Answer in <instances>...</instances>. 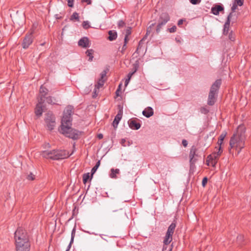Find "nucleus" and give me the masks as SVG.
<instances>
[{"label":"nucleus","instance_id":"nucleus-1","mask_svg":"<svg viewBox=\"0 0 251 251\" xmlns=\"http://www.w3.org/2000/svg\"><path fill=\"white\" fill-rule=\"evenodd\" d=\"M73 113V107H67L64 111V115L62 119L61 125L59 128L61 133L66 137L73 139H77L80 135V132L71 128V114Z\"/></svg>","mask_w":251,"mask_h":251},{"label":"nucleus","instance_id":"nucleus-2","mask_svg":"<svg viewBox=\"0 0 251 251\" xmlns=\"http://www.w3.org/2000/svg\"><path fill=\"white\" fill-rule=\"evenodd\" d=\"M245 127L244 126H239L237 129L236 132L231 137L229 145L231 149L237 151L239 154L242 149L245 147L246 137L245 135Z\"/></svg>","mask_w":251,"mask_h":251},{"label":"nucleus","instance_id":"nucleus-3","mask_svg":"<svg viewBox=\"0 0 251 251\" xmlns=\"http://www.w3.org/2000/svg\"><path fill=\"white\" fill-rule=\"evenodd\" d=\"M226 134V132H224L222 133L220 136L217 143L219 146L218 149H217V151H214L211 154L207 156L206 159V164L208 166L215 167L217 164L218 160L223 152V150L221 149V145L223 143V140H224Z\"/></svg>","mask_w":251,"mask_h":251},{"label":"nucleus","instance_id":"nucleus-4","mask_svg":"<svg viewBox=\"0 0 251 251\" xmlns=\"http://www.w3.org/2000/svg\"><path fill=\"white\" fill-rule=\"evenodd\" d=\"M15 244L29 241V236L25 229L18 228L14 234Z\"/></svg>","mask_w":251,"mask_h":251},{"label":"nucleus","instance_id":"nucleus-5","mask_svg":"<svg viewBox=\"0 0 251 251\" xmlns=\"http://www.w3.org/2000/svg\"><path fill=\"white\" fill-rule=\"evenodd\" d=\"M220 80H217L212 85L208 96L207 103L208 105H212L215 103L216 99V94L221 85Z\"/></svg>","mask_w":251,"mask_h":251},{"label":"nucleus","instance_id":"nucleus-6","mask_svg":"<svg viewBox=\"0 0 251 251\" xmlns=\"http://www.w3.org/2000/svg\"><path fill=\"white\" fill-rule=\"evenodd\" d=\"M45 122L48 129L52 130L55 126V119L51 112H49L45 115Z\"/></svg>","mask_w":251,"mask_h":251},{"label":"nucleus","instance_id":"nucleus-7","mask_svg":"<svg viewBox=\"0 0 251 251\" xmlns=\"http://www.w3.org/2000/svg\"><path fill=\"white\" fill-rule=\"evenodd\" d=\"M106 71L105 70L101 73L100 78L98 80L97 83L95 85V88L94 90V95H93V97H95L97 95L99 92L98 90L103 86L106 80Z\"/></svg>","mask_w":251,"mask_h":251},{"label":"nucleus","instance_id":"nucleus-8","mask_svg":"<svg viewBox=\"0 0 251 251\" xmlns=\"http://www.w3.org/2000/svg\"><path fill=\"white\" fill-rule=\"evenodd\" d=\"M176 226L175 223H172L169 226L163 243H165L166 244L171 243L172 241V235L174 233Z\"/></svg>","mask_w":251,"mask_h":251},{"label":"nucleus","instance_id":"nucleus-9","mask_svg":"<svg viewBox=\"0 0 251 251\" xmlns=\"http://www.w3.org/2000/svg\"><path fill=\"white\" fill-rule=\"evenodd\" d=\"M170 17L168 13H163L160 16L158 25H157L156 31L159 32L161 26L165 25L169 20Z\"/></svg>","mask_w":251,"mask_h":251},{"label":"nucleus","instance_id":"nucleus-10","mask_svg":"<svg viewBox=\"0 0 251 251\" xmlns=\"http://www.w3.org/2000/svg\"><path fill=\"white\" fill-rule=\"evenodd\" d=\"M197 151V150L196 148L194 146H193L190 150L189 158L191 168L193 167L197 160V157L198 156V155L196 154Z\"/></svg>","mask_w":251,"mask_h":251},{"label":"nucleus","instance_id":"nucleus-11","mask_svg":"<svg viewBox=\"0 0 251 251\" xmlns=\"http://www.w3.org/2000/svg\"><path fill=\"white\" fill-rule=\"evenodd\" d=\"M16 251H29L30 243L29 241L15 244Z\"/></svg>","mask_w":251,"mask_h":251},{"label":"nucleus","instance_id":"nucleus-12","mask_svg":"<svg viewBox=\"0 0 251 251\" xmlns=\"http://www.w3.org/2000/svg\"><path fill=\"white\" fill-rule=\"evenodd\" d=\"M44 100L41 97L38 100V103L35 108V113L37 117H40L43 112V103Z\"/></svg>","mask_w":251,"mask_h":251},{"label":"nucleus","instance_id":"nucleus-13","mask_svg":"<svg viewBox=\"0 0 251 251\" xmlns=\"http://www.w3.org/2000/svg\"><path fill=\"white\" fill-rule=\"evenodd\" d=\"M70 155L66 151L55 150V155L54 158V160L64 159L68 157Z\"/></svg>","mask_w":251,"mask_h":251},{"label":"nucleus","instance_id":"nucleus-14","mask_svg":"<svg viewBox=\"0 0 251 251\" xmlns=\"http://www.w3.org/2000/svg\"><path fill=\"white\" fill-rule=\"evenodd\" d=\"M118 109H119L118 113L117 114V115L116 116V117L114 120V121L113 122V126L114 128H116L117 127L122 117L123 107L119 105Z\"/></svg>","mask_w":251,"mask_h":251},{"label":"nucleus","instance_id":"nucleus-15","mask_svg":"<svg viewBox=\"0 0 251 251\" xmlns=\"http://www.w3.org/2000/svg\"><path fill=\"white\" fill-rule=\"evenodd\" d=\"M33 36L32 33L27 34L24 39L23 42V47L24 49H27L29 45L32 43Z\"/></svg>","mask_w":251,"mask_h":251},{"label":"nucleus","instance_id":"nucleus-16","mask_svg":"<svg viewBox=\"0 0 251 251\" xmlns=\"http://www.w3.org/2000/svg\"><path fill=\"white\" fill-rule=\"evenodd\" d=\"M41 155L44 158L54 160V157L55 155V150L44 151H42Z\"/></svg>","mask_w":251,"mask_h":251},{"label":"nucleus","instance_id":"nucleus-17","mask_svg":"<svg viewBox=\"0 0 251 251\" xmlns=\"http://www.w3.org/2000/svg\"><path fill=\"white\" fill-rule=\"evenodd\" d=\"M137 119H131L128 122V124L130 128L132 129H138L141 127L140 123L137 122Z\"/></svg>","mask_w":251,"mask_h":251},{"label":"nucleus","instance_id":"nucleus-18","mask_svg":"<svg viewBox=\"0 0 251 251\" xmlns=\"http://www.w3.org/2000/svg\"><path fill=\"white\" fill-rule=\"evenodd\" d=\"M232 15H233L232 12H231L228 15L227 18V21L226 22V23L225 24L224 27V30H223V33L224 34H227L228 33L229 28L230 19L231 18Z\"/></svg>","mask_w":251,"mask_h":251},{"label":"nucleus","instance_id":"nucleus-19","mask_svg":"<svg viewBox=\"0 0 251 251\" xmlns=\"http://www.w3.org/2000/svg\"><path fill=\"white\" fill-rule=\"evenodd\" d=\"M78 45L82 48H86L90 47L89 40L87 37L82 38L78 41Z\"/></svg>","mask_w":251,"mask_h":251},{"label":"nucleus","instance_id":"nucleus-20","mask_svg":"<svg viewBox=\"0 0 251 251\" xmlns=\"http://www.w3.org/2000/svg\"><path fill=\"white\" fill-rule=\"evenodd\" d=\"M223 10V7L220 5H216L211 8V12L215 15H218L220 12Z\"/></svg>","mask_w":251,"mask_h":251},{"label":"nucleus","instance_id":"nucleus-21","mask_svg":"<svg viewBox=\"0 0 251 251\" xmlns=\"http://www.w3.org/2000/svg\"><path fill=\"white\" fill-rule=\"evenodd\" d=\"M143 115L147 118H149L153 115V110L151 107H148L142 112Z\"/></svg>","mask_w":251,"mask_h":251},{"label":"nucleus","instance_id":"nucleus-22","mask_svg":"<svg viewBox=\"0 0 251 251\" xmlns=\"http://www.w3.org/2000/svg\"><path fill=\"white\" fill-rule=\"evenodd\" d=\"M39 92H40V95H39V97L38 98V99H40L41 97H42L43 100H44L45 96V95H46V94L48 92V89L46 88H45V87H44L43 85H42L40 87Z\"/></svg>","mask_w":251,"mask_h":251},{"label":"nucleus","instance_id":"nucleus-23","mask_svg":"<svg viewBox=\"0 0 251 251\" xmlns=\"http://www.w3.org/2000/svg\"><path fill=\"white\" fill-rule=\"evenodd\" d=\"M109 36L108 39L110 41H113L117 37V32L114 30H110L108 31Z\"/></svg>","mask_w":251,"mask_h":251},{"label":"nucleus","instance_id":"nucleus-24","mask_svg":"<svg viewBox=\"0 0 251 251\" xmlns=\"http://www.w3.org/2000/svg\"><path fill=\"white\" fill-rule=\"evenodd\" d=\"M120 170L118 169H111L110 170V173L109 176L111 178H117V175L119 174Z\"/></svg>","mask_w":251,"mask_h":251},{"label":"nucleus","instance_id":"nucleus-25","mask_svg":"<svg viewBox=\"0 0 251 251\" xmlns=\"http://www.w3.org/2000/svg\"><path fill=\"white\" fill-rule=\"evenodd\" d=\"M47 101L50 104H56L58 102V100L53 97H49L47 98Z\"/></svg>","mask_w":251,"mask_h":251},{"label":"nucleus","instance_id":"nucleus-26","mask_svg":"<svg viewBox=\"0 0 251 251\" xmlns=\"http://www.w3.org/2000/svg\"><path fill=\"white\" fill-rule=\"evenodd\" d=\"M75 228H74L72 231V234H71V241H70V243L69 244V245H68V249L66 250V251H69L71 247V245H72V243L74 241V237H75Z\"/></svg>","mask_w":251,"mask_h":251},{"label":"nucleus","instance_id":"nucleus-27","mask_svg":"<svg viewBox=\"0 0 251 251\" xmlns=\"http://www.w3.org/2000/svg\"><path fill=\"white\" fill-rule=\"evenodd\" d=\"M173 249V246L171 245H170V243H164V246L163 247L162 251H172Z\"/></svg>","mask_w":251,"mask_h":251},{"label":"nucleus","instance_id":"nucleus-28","mask_svg":"<svg viewBox=\"0 0 251 251\" xmlns=\"http://www.w3.org/2000/svg\"><path fill=\"white\" fill-rule=\"evenodd\" d=\"M93 52H94V51L92 49L88 50L86 51V54L89 57V61H92V60L93 58Z\"/></svg>","mask_w":251,"mask_h":251},{"label":"nucleus","instance_id":"nucleus-29","mask_svg":"<svg viewBox=\"0 0 251 251\" xmlns=\"http://www.w3.org/2000/svg\"><path fill=\"white\" fill-rule=\"evenodd\" d=\"M100 161H98L96 165L92 168V170H91V175L92 176L94 174H95V173L96 172L97 170L98 169V168L99 167L100 165Z\"/></svg>","mask_w":251,"mask_h":251},{"label":"nucleus","instance_id":"nucleus-30","mask_svg":"<svg viewBox=\"0 0 251 251\" xmlns=\"http://www.w3.org/2000/svg\"><path fill=\"white\" fill-rule=\"evenodd\" d=\"M90 178V174L89 173L84 174L83 175V182L84 184H85L88 180Z\"/></svg>","mask_w":251,"mask_h":251},{"label":"nucleus","instance_id":"nucleus-31","mask_svg":"<svg viewBox=\"0 0 251 251\" xmlns=\"http://www.w3.org/2000/svg\"><path fill=\"white\" fill-rule=\"evenodd\" d=\"M82 26L84 29H88L90 27L89 22L87 21H84L82 23Z\"/></svg>","mask_w":251,"mask_h":251},{"label":"nucleus","instance_id":"nucleus-32","mask_svg":"<svg viewBox=\"0 0 251 251\" xmlns=\"http://www.w3.org/2000/svg\"><path fill=\"white\" fill-rule=\"evenodd\" d=\"M35 178V176L31 173L27 176V179L29 180H33Z\"/></svg>","mask_w":251,"mask_h":251},{"label":"nucleus","instance_id":"nucleus-33","mask_svg":"<svg viewBox=\"0 0 251 251\" xmlns=\"http://www.w3.org/2000/svg\"><path fill=\"white\" fill-rule=\"evenodd\" d=\"M78 19H79L78 14L76 12L73 13V14L72 15V16L71 17V20L75 19L76 20H78Z\"/></svg>","mask_w":251,"mask_h":251},{"label":"nucleus","instance_id":"nucleus-34","mask_svg":"<svg viewBox=\"0 0 251 251\" xmlns=\"http://www.w3.org/2000/svg\"><path fill=\"white\" fill-rule=\"evenodd\" d=\"M234 2L239 6H242L244 3V0H235Z\"/></svg>","mask_w":251,"mask_h":251},{"label":"nucleus","instance_id":"nucleus-35","mask_svg":"<svg viewBox=\"0 0 251 251\" xmlns=\"http://www.w3.org/2000/svg\"><path fill=\"white\" fill-rule=\"evenodd\" d=\"M176 25H174L171 28H168V30L170 33L175 32L176 31Z\"/></svg>","mask_w":251,"mask_h":251},{"label":"nucleus","instance_id":"nucleus-36","mask_svg":"<svg viewBox=\"0 0 251 251\" xmlns=\"http://www.w3.org/2000/svg\"><path fill=\"white\" fill-rule=\"evenodd\" d=\"M190 2L193 4H198L200 3L201 0H190Z\"/></svg>","mask_w":251,"mask_h":251},{"label":"nucleus","instance_id":"nucleus-37","mask_svg":"<svg viewBox=\"0 0 251 251\" xmlns=\"http://www.w3.org/2000/svg\"><path fill=\"white\" fill-rule=\"evenodd\" d=\"M68 5L69 7H72L74 6V0H67Z\"/></svg>","mask_w":251,"mask_h":251},{"label":"nucleus","instance_id":"nucleus-38","mask_svg":"<svg viewBox=\"0 0 251 251\" xmlns=\"http://www.w3.org/2000/svg\"><path fill=\"white\" fill-rule=\"evenodd\" d=\"M207 182V177H205L203 178L202 181V185L203 187H204L206 185V184Z\"/></svg>","mask_w":251,"mask_h":251},{"label":"nucleus","instance_id":"nucleus-39","mask_svg":"<svg viewBox=\"0 0 251 251\" xmlns=\"http://www.w3.org/2000/svg\"><path fill=\"white\" fill-rule=\"evenodd\" d=\"M125 23L123 21H120L118 23V26L119 27H124L125 26Z\"/></svg>","mask_w":251,"mask_h":251},{"label":"nucleus","instance_id":"nucleus-40","mask_svg":"<svg viewBox=\"0 0 251 251\" xmlns=\"http://www.w3.org/2000/svg\"><path fill=\"white\" fill-rule=\"evenodd\" d=\"M129 40V39L128 38V36H125V39H124V47H126V45L127 44V43L128 42Z\"/></svg>","mask_w":251,"mask_h":251},{"label":"nucleus","instance_id":"nucleus-41","mask_svg":"<svg viewBox=\"0 0 251 251\" xmlns=\"http://www.w3.org/2000/svg\"><path fill=\"white\" fill-rule=\"evenodd\" d=\"M237 5H238L236 3H235V2L234 3L232 6L231 7V10L232 12H234L236 9Z\"/></svg>","mask_w":251,"mask_h":251},{"label":"nucleus","instance_id":"nucleus-42","mask_svg":"<svg viewBox=\"0 0 251 251\" xmlns=\"http://www.w3.org/2000/svg\"><path fill=\"white\" fill-rule=\"evenodd\" d=\"M131 34V28H128L126 30V36H128Z\"/></svg>","mask_w":251,"mask_h":251},{"label":"nucleus","instance_id":"nucleus-43","mask_svg":"<svg viewBox=\"0 0 251 251\" xmlns=\"http://www.w3.org/2000/svg\"><path fill=\"white\" fill-rule=\"evenodd\" d=\"M82 2H86L88 4H91L92 3L91 0H81Z\"/></svg>","mask_w":251,"mask_h":251},{"label":"nucleus","instance_id":"nucleus-44","mask_svg":"<svg viewBox=\"0 0 251 251\" xmlns=\"http://www.w3.org/2000/svg\"><path fill=\"white\" fill-rule=\"evenodd\" d=\"M126 139H123L121 140V143L122 145V146H123L124 147L126 146Z\"/></svg>","mask_w":251,"mask_h":251},{"label":"nucleus","instance_id":"nucleus-45","mask_svg":"<svg viewBox=\"0 0 251 251\" xmlns=\"http://www.w3.org/2000/svg\"><path fill=\"white\" fill-rule=\"evenodd\" d=\"M121 84H120L119 85V88L117 90V91L116 92L117 96H119V92L120 91V87H121Z\"/></svg>","mask_w":251,"mask_h":251},{"label":"nucleus","instance_id":"nucleus-46","mask_svg":"<svg viewBox=\"0 0 251 251\" xmlns=\"http://www.w3.org/2000/svg\"><path fill=\"white\" fill-rule=\"evenodd\" d=\"M182 143L184 147H186L187 145V142L185 140H183L182 142Z\"/></svg>","mask_w":251,"mask_h":251},{"label":"nucleus","instance_id":"nucleus-47","mask_svg":"<svg viewBox=\"0 0 251 251\" xmlns=\"http://www.w3.org/2000/svg\"><path fill=\"white\" fill-rule=\"evenodd\" d=\"M135 72H132V73H130L128 74L127 75V78H129V79H130L132 75H133V74Z\"/></svg>","mask_w":251,"mask_h":251},{"label":"nucleus","instance_id":"nucleus-48","mask_svg":"<svg viewBox=\"0 0 251 251\" xmlns=\"http://www.w3.org/2000/svg\"><path fill=\"white\" fill-rule=\"evenodd\" d=\"M183 23V20L181 19V20H179L178 22V23H177V25H182Z\"/></svg>","mask_w":251,"mask_h":251},{"label":"nucleus","instance_id":"nucleus-49","mask_svg":"<svg viewBox=\"0 0 251 251\" xmlns=\"http://www.w3.org/2000/svg\"><path fill=\"white\" fill-rule=\"evenodd\" d=\"M130 79L129 78H127L125 81V85L127 86L128 83H129Z\"/></svg>","mask_w":251,"mask_h":251},{"label":"nucleus","instance_id":"nucleus-50","mask_svg":"<svg viewBox=\"0 0 251 251\" xmlns=\"http://www.w3.org/2000/svg\"><path fill=\"white\" fill-rule=\"evenodd\" d=\"M98 137L99 138V139H102V137H103V135L102 134H99L98 135Z\"/></svg>","mask_w":251,"mask_h":251},{"label":"nucleus","instance_id":"nucleus-51","mask_svg":"<svg viewBox=\"0 0 251 251\" xmlns=\"http://www.w3.org/2000/svg\"><path fill=\"white\" fill-rule=\"evenodd\" d=\"M126 49V46L125 47H124V46H123V48H122V51L125 50Z\"/></svg>","mask_w":251,"mask_h":251},{"label":"nucleus","instance_id":"nucleus-52","mask_svg":"<svg viewBox=\"0 0 251 251\" xmlns=\"http://www.w3.org/2000/svg\"><path fill=\"white\" fill-rule=\"evenodd\" d=\"M90 90L88 89V90H87L86 92H85L84 93L85 94H87V93H88L89 92Z\"/></svg>","mask_w":251,"mask_h":251},{"label":"nucleus","instance_id":"nucleus-53","mask_svg":"<svg viewBox=\"0 0 251 251\" xmlns=\"http://www.w3.org/2000/svg\"><path fill=\"white\" fill-rule=\"evenodd\" d=\"M229 39H230V40H232V36H230V35L229 36Z\"/></svg>","mask_w":251,"mask_h":251},{"label":"nucleus","instance_id":"nucleus-54","mask_svg":"<svg viewBox=\"0 0 251 251\" xmlns=\"http://www.w3.org/2000/svg\"><path fill=\"white\" fill-rule=\"evenodd\" d=\"M148 32H149V28H148L147 30V33H148Z\"/></svg>","mask_w":251,"mask_h":251}]
</instances>
